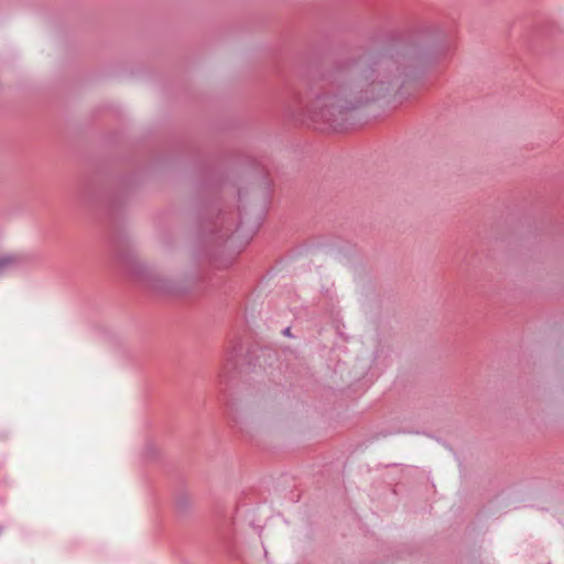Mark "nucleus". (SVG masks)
Masks as SVG:
<instances>
[{
  "instance_id": "obj_3",
  "label": "nucleus",
  "mask_w": 564,
  "mask_h": 564,
  "mask_svg": "<svg viewBox=\"0 0 564 564\" xmlns=\"http://www.w3.org/2000/svg\"><path fill=\"white\" fill-rule=\"evenodd\" d=\"M283 333H284V335L290 336V328H289V327H288V328H285V329L283 330Z\"/></svg>"
},
{
  "instance_id": "obj_1",
  "label": "nucleus",
  "mask_w": 564,
  "mask_h": 564,
  "mask_svg": "<svg viewBox=\"0 0 564 564\" xmlns=\"http://www.w3.org/2000/svg\"><path fill=\"white\" fill-rule=\"evenodd\" d=\"M343 111V106L334 96H319L311 105L308 109L310 117L315 122H324L333 124L337 115Z\"/></svg>"
},
{
  "instance_id": "obj_2",
  "label": "nucleus",
  "mask_w": 564,
  "mask_h": 564,
  "mask_svg": "<svg viewBox=\"0 0 564 564\" xmlns=\"http://www.w3.org/2000/svg\"><path fill=\"white\" fill-rule=\"evenodd\" d=\"M22 263V258L12 253H0V276L14 270Z\"/></svg>"
}]
</instances>
